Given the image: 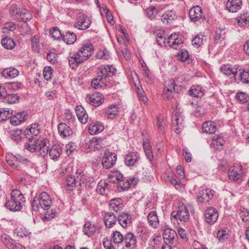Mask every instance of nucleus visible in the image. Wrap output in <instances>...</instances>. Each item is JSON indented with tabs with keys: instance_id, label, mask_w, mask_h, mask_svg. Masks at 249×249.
I'll return each instance as SVG.
<instances>
[{
	"instance_id": "nucleus-1",
	"label": "nucleus",
	"mask_w": 249,
	"mask_h": 249,
	"mask_svg": "<svg viewBox=\"0 0 249 249\" xmlns=\"http://www.w3.org/2000/svg\"><path fill=\"white\" fill-rule=\"evenodd\" d=\"M116 72V69L112 65H101L97 68V76L92 80L91 86L95 89L111 88L110 78Z\"/></svg>"
},
{
	"instance_id": "nucleus-2",
	"label": "nucleus",
	"mask_w": 249,
	"mask_h": 249,
	"mask_svg": "<svg viewBox=\"0 0 249 249\" xmlns=\"http://www.w3.org/2000/svg\"><path fill=\"white\" fill-rule=\"evenodd\" d=\"M11 199L5 203V206L11 211H20L22 208V203L25 202V199L21 192L18 190H13L10 194Z\"/></svg>"
},
{
	"instance_id": "nucleus-3",
	"label": "nucleus",
	"mask_w": 249,
	"mask_h": 249,
	"mask_svg": "<svg viewBox=\"0 0 249 249\" xmlns=\"http://www.w3.org/2000/svg\"><path fill=\"white\" fill-rule=\"evenodd\" d=\"M190 94L194 96L191 104L195 107V115L196 117L201 116V111L202 107V90L200 86H193L191 87L189 90Z\"/></svg>"
},
{
	"instance_id": "nucleus-4",
	"label": "nucleus",
	"mask_w": 249,
	"mask_h": 249,
	"mask_svg": "<svg viewBox=\"0 0 249 249\" xmlns=\"http://www.w3.org/2000/svg\"><path fill=\"white\" fill-rule=\"evenodd\" d=\"M9 14L13 19L19 22H26L32 18V14L28 10L16 4H12L10 7Z\"/></svg>"
},
{
	"instance_id": "nucleus-5",
	"label": "nucleus",
	"mask_w": 249,
	"mask_h": 249,
	"mask_svg": "<svg viewBox=\"0 0 249 249\" xmlns=\"http://www.w3.org/2000/svg\"><path fill=\"white\" fill-rule=\"evenodd\" d=\"M52 201L49 195L45 192H42L38 197H35L32 202V208L35 211H37L41 208L43 210L50 208Z\"/></svg>"
},
{
	"instance_id": "nucleus-6",
	"label": "nucleus",
	"mask_w": 249,
	"mask_h": 249,
	"mask_svg": "<svg viewBox=\"0 0 249 249\" xmlns=\"http://www.w3.org/2000/svg\"><path fill=\"white\" fill-rule=\"evenodd\" d=\"M80 171L77 170L75 175H68L65 180V184L68 190H73L76 188L79 191L81 188V182H80Z\"/></svg>"
},
{
	"instance_id": "nucleus-7",
	"label": "nucleus",
	"mask_w": 249,
	"mask_h": 249,
	"mask_svg": "<svg viewBox=\"0 0 249 249\" xmlns=\"http://www.w3.org/2000/svg\"><path fill=\"white\" fill-rule=\"evenodd\" d=\"M93 45L90 43L87 42L81 45L79 51L76 53L77 56L80 58L83 63L87 61L93 53Z\"/></svg>"
},
{
	"instance_id": "nucleus-8",
	"label": "nucleus",
	"mask_w": 249,
	"mask_h": 249,
	"mask_svg": "<svg viewBox=\"0 0 249 249\" xmlns=\"http://www.w3.org/2000/svg\"><path fill=\"white\" fill-rule=\"evenodd\" d=\"M172 125L173 130L178 134L181 133L184 127V117L181 113L178 114L177 111L173 114Z\"/></svg>"
},
{
	"instance_id": "nucleus-9",
	"label": "nucleus",
	"mask_w": 249,
	"mask_h": 249,
	"mask_svg": "<svg viewBox=\"0 0 249 249\" xmlns=\"http://www.w3.org/2000/svg\"><path fill=\"white\" fill-rule=\"evenodd\" d=\"M171 217L180 221L187 222L189 219V213L186 207L182 204L180 205L176 211L172 212Z\"/></svg>"
},
{
	"instance_id": "nucleus-10",
	"label": "nucleus",
	"mask_w": 249,
	"mask_h": 249,
	"mask_svg": "<svg viewBox=\"0 0 249 249\" xmlns=\"http://www.w3.org/2000/svg\"><path fill=\"white\" fill-rule=\"evenodd\" d=\"M91 23L89 18L83 13H80L76 19L74 27L80 30H85L89 27Z\"/></svg>"
},
{
	"instance_id": "nucleus-11",
	"label": "nucleus",
	"mask_w": 249,
	"mask_h": 249,
	"mask_svg": "<svg viewBox=\"0 0 249 249\" xmlns=\"http://www.w3.org/2000/svg\"><path fill=\"white\" fill-rule=\"evenodd\" d=\"M86 100L87 103L94 107L101 105L104 101L103 94L99 92L87 94Z\"/></svg>"
},
{
	"instance_id": "nucleus-12",
	"label": "nucleus",
	"mask_w": 249,
	"mask_h": 249,
	"mask_svg": "<svg viewBox=\"0 0 249 249\" xmlns=\"http://www.w3.org/2000/svg\"><path fill=\"white\" fill-rule=\"evenodd\" d=\"M233 79L235 82H241L244 84L249 83V70L242 68L239 65L237 67V75Z\"/></svg>"
},
{
	"instance_id": "nucleus-13",
	"label": "nucleus",
	"mask_w": 249,
	"mask_h": 249,
	"mask_svg": "<svg viewBox=\"0 0 249 249\" xmlns=\"http://www.w3.org/2000/svg\"><path fill=\"white\" fill-rule=\"evenodd\" d=\"M117 160V155L114 153L106 151L105 155L102 158V165L106 169L112 167L115 163Z\"/></svg>"
},
{
	"instance_id": "nucleus-14",
	"label": "nucleus",
	"mask_w": 249,
	"mask_h": 249,
	"mask_svg": "<svg viewBox=\"0 0 249 249\" xmlns=\"http://www.w3.org/2000/svg\"><path fill=\"white\" fill-rule=\"evenodd\" d=\"M162 235L165 244L174 245L177 242L178 234L174 230L171 229H166L164 231Z\"/></svg>"
},
{
	"instance_id": "nucleus-15",
	"label": "nucleus",
	"mask_w": 249,
	"mask_h": 249,
	"mask_svg": "<svg viewBox=\"0 0 249 249\" xmlns=\"http://www.w3.org/2000/svg\"><path fill=\"white\" fill-rule=\"evenodd\" d=\"M40 132V125L37 123L32 124L24 130V135L29 141L35 139Z\"/></svg>"
},
{
	"instance_id": "nucleus-16",
	"label": "nucleus",
	"mask_w": 249,
	"mask_h": 249,
	"mask_svg": "<svg viewBox=\"0 0 249 249\" xmlns=\"http://www.w3.org/2000/svg\"><path fill=\"white\" fill-rule=\"evenodd\" d=\"M136 236L131 232L126 233L124 238L123 244L124 245L121 249H133L136 245Z\"/></svg>"
},
{
	"instance_id": "nucleus-17",
	"label": "nucleus",
	"mask_w": 249,
	"mask_h": 249,
	"mask_svg": "<svg viewBox=\"0 0 249 249\" xmlns=\"http://www.w3.org/2000/svg\"><path fill=\"white\" fill-rule=\"evenodd\" d=\"M140 159V155L137 151L128 152L124 156V163L127 166H134L139 162Z\"/></svg>"
},
{
	"instance_id": "nucleus-18",
	"label": "nucleus",
	"mask_w": 249,
	"mask_h": 249,
	"mask_svg": "<svg viewBox=\"0 0 249 249\" xmlns=\"http://www.w3.org/2000/svg\"><path fill=\"white\" fill-rule=\"evenodd\" d=\"M104 139L96 137H93L86 143V146L91 150L95 151L100 149L104 145Z\"/></svg>"
},
{
	"instance_id": "nucleus-19",
	"label": "nucleus",
	"mask_w": 249,
	"mask_h": 249,
	"mask_svg": "<svg viewBox=\"0 0 249 249\" xmlns=\"http://www.w3.org/2000/svg\"><path fill=\"white\" fill-rule=\"evenodd\" d=\"M218 216L217 210L213 207H209L205 211V221L209 224H213L217 221Z\"/></svg>"
},
{
	"instance_id": "nucleus-20",
	"label": "nucleus",
	"mask_w": 249,
	"mask_h": 249,
	"mask_svg": "<svg viewBox=\"0 0 249 249\" xmlns=\"http://www.w3.org/2000/svg\"><path fill=\"white\" fill-rule=\"evenodd\" d=\"M57 129L60 136L63 138H70L73 134L71 128L64 123L58 124Z\"/></svg>"
},
{
	"instance_id": "nucleus-21",
	"label": "nucleus",
	"mask_w": 249,
	"mask_h": 249,
	"mask_svg": "<svg viewBox=\"0 0 249 249\" xmlns=\"http://www.w3.org/2000/svg\"><path fill=\"white\" fill-rule=\"evenodd\" d=\"M108 206L110 211L119 213L123 210V200L119 197L112 198L109 201Z\"/></svg>"
},
{
	"instance_id": "nucleus-22",
	"label": "nucleus",
	"mask_w": 249,
	"mask_h": 249,
	"mask_svg": "<svg viewBox=\"0 0 249 249\" xmlns=\"http://www.w3.org/2000/svg\"><path fill=\"white\" fill-rule=\"evenodd\" d=\"M202 11L200 6H195L192 8L189 12V16L190 19L196 22L200 19L202 18Z\"/></svg>"
},
{
	"instance_id": "nucleus-23",
	"label": "nucleus",
	"mask_w": 249,
	"mask_h": 249,
	"mask_svg": "<svg viewBox=\"0 0 249 249\" xmlns=\"http://www.w3.org/2000/svg\"><path fill=\"white\" fill-rule=\"evenodd\" d=\"M117 220V218L113 213L108 212L105 213L104 221L105 225L107 228H112L115 224Z\"/></svg>"
},
{
	"instance_id": "nucleus-24",
	"label": "nucleus",
	"mask_w": 249,
	"mask_h": 249,
	"mask_svg": "<svg viewBox=\"0 0 249 249\" xmlns=\"http://www.w3.org/2000/svg\"><path fill=\"white\" fill-rule=\"evenodd\" d=\"M79 177H80V181L81 182V187L83 186H85L88 188H92L96 184L93 177L85 175L81 171Z\"/></svg>"
},
{
	"instance_id": "nucleus-25",
	"label": "nucleus",
	"mask_w": 249,
	"mask_h": 249,
	"mask_svg": "<svg viewBox=\"0 0 249 249\" xmlns=\"http://www.w3.org/2000/svg\"><path fill=\"white\" fill-rule=\"evenodd\" d=\"M241 166H231L228 171L229 178L231 180H238L241 177Z\"/></svg>"
},
{
	"instance_id": "nucleus-26",
	"label": "nucleus",
	"mask_w": 249,
	"mask_h": 249,
	"mask_svg": "<svg viewBox=\"0 0 249 249\" xmlns=\"http://www.w3.org/2000/svg\"><path fill=\"white\" fill-rule=\"evenodd\" d=\"M75 112L78 120L82 124H85L87 123L88 115L85 109L82 106H77L75 107Z\"/></svg>"
},
{
	"instance_id": "nucleus-27",
	"label": "nucleus",
	"mask_w": 249,
	"mask_h": 249,
	"mask_svg": "<svg viewBox=\"0 0 249 249\" xmlns=\"http://www.w3.org/2000/svg\"><path fill=\"white\" fill-rule=\"evenodd\" d=\"M241 0H228L226 3L227 9L232 13L237 12L241 9Z\"/></svg>"
},
{
	"instance_id": "nucleus-28",
	"label": "nucleus",
	"mask_w": 249,
	"mask_h": 249,
	"mask_svg": "<svg viewBox=\"0 0 249 249\" xmlns=\"http://www.w3.org/2000/svg\"><path fill=\"white\" fill-rule=\"evenodd\" d=\"M117 221L123 228H126L131 223V215L125 213H121L117 217Z\"/></svg>"
},
{
	"instance_id": "nucleus-29",
	"label": "nucleus",
	"mask_w": 249,
	"mask_h": 249,
	"mask_svg": "<svg viewBox=\"0 0 249 249\" xmlns=\"http://www.w3.org/2000/svg\"><path fill=\"white\" fill-rule=\"evenodd\" d=\"M37 151H42L40 153L43 156L47 154L49 151L48 146L49 140L47 139L42 140H35Z\"/></svg>"
},
{
	"instance_id": "nucleus-30",
	"label": "nucleus",
	"mask_w": 249,
	"mask_h": 249,
	"mask_svg": "<svg viewBox=\"0 0 249 249\" xmlns=\"http://www.w3.org/2000/svg\"><path fill=\"white\" fill-rule=\"evenodd\" d=\"M238 66V65H236L232 67L229 65H223L220 68V70L224 74L227 76H230L232 75L234 78L235 75H237Z\"/></svg>"
},
{
	"instance_id": "nucleus-31",
	"label": "nucleus",
	"mask_w": 249,
	"mask_h": 249,
	"mask_svg": "<svg viewBox=\"0 0 249 249\" xmlns=\"http://www.w3.org/2000/svg\"><path fill=\"white\" fill-rule=\"evenodd\" d=\"M177 19L175 11L173 10L166 11L162 16L161 20L163 23H172Z\"/></svg>"
},
{
	"instance_id": "nucleus-32",
	"label": "nucleus",
	"mask_w": 249,
	"mask_h": 249,
	"mask_svg": "<svg viewBox=\"0 0 249 249\" xmlns=\"http://www.w3.org/2000/svg\"><path fill=\"white\" fill-rule=\"evenodd\" d=\"M62 153V149L59 145H54L49 149L48 153L50 158L54 160H57Z\"/></svg>"
},
{
	"instance_id": "nucleus-33",
	"label": "nucleus",
	"mask_w": 249,
	"mask_h": 249,
	"mask_svg": "<svg viewBox=\"0 0 249 249\" xmlns=\"http://www.w3.org/2000/svg\"><path fill=\"white\" fill-rule=\"evenodd\" d=\"M104 129L103 124L99 122H93L89 125V131L91 135H95L102 132Z\"/></svg>"
},
{
	"instance_id": "nucleus-34",
	"label": "nucleus",
	"mask_w": 249,
	"mask_h": 249,
	"mask_svg": "<svg viewBox=\"0 0 249 249\" xmlns=\"http://www.w3.org/2000/svg\"><path fill=\"white\" fill-rule=\"evenodd\" d=\"M1 74L2 76L6 79H11L18 75L19 71L15 68L10 67L4 69Z\"/></svg>"
},
{
	"instance_id": "nucleus-35",
	"label": "nucleus",
	"mask_w": 249,
	"mask_h": 249,
	"mask_svg": "<svg viewBox=\"0 0 249 249\" xmlns=\"http://www.w3.org/2000/svg\"><path fill=\"white\" fill-rule=\"evenodd\" d=\"M136 182V179L133 178L131 179V183H130L128 179L123 177V178L121 179L118 182L117 187L118 189H120V191L126 190L130 187L132 184L135 185Z\"/></svg>"
},
{
	"instance_id": "nucleus-36",
	"label": "nucleus",
	"mask_w": 249,
	"mask_h": 249,
	"mask_svg": "<svg viewBox=\"0 0 249 249\" xmlns=\"http://www.w3.org/2000/svg\"><path fill=\"white\" fill-rule=\"evenodd\" d=\"M119 114V108L117 105L113 104L110 106L106 112V115L108 119H113Z\"/></svg>"
},
{
	"instance_id": "nucleus-37",
	"label": "nucleus",
	"mask_w": 249,
	"mask_h": 249,
	"mask_svg": "<svg viewBox=\"0 0 249 249\" xmlns=\"http://www.w3.org/2000/svg\"><path fill=\"white\" fill-rule=\"evenodd\" d=\"M98 229L94 224L90 222H87L84 225L83 231L89 237L92 236Z\"/></svg>"
},
{
	"instance_id": "nucleus-38",
	"label": "nucleus",
	"mask_w": 249,
	"mask_h": 249,
	"mask_svg": "<svg viewBox=\"0 0 249 249\" xmlns=\"http://www.w3.org/2000/svg\"><path fill=\"white\" fill-rule=\"evenodd\" d=\"M147 220L151 226L154 228H157L159 223L157 213L155 211L150 212L148 214Z\"/></svg>"
},
{
	"instance_id": "nucleus-39",
	"label": "nucleus",
	"mask_w": 249,
	"mask_h": 249,
	"mask_svg": "<svg viewBox=\"0 0 249 249\" xmlns=\"http://www.w3.org/2000/svg\"><path fill=\"white\" fill-rule=\"evenodd\" d=\"M212 140L210 147L215 149H221L225 142L224 140L218 135L214 136Z\"/></svg>"
},
{
	"instance_id": "nucleus-40",
	"label": "nucleus",
	"mask_w": 249,
	"mask_h": 249,
	"mask_svg": "<svg viewBox=\"0 0 249 249\" xmlns=\"http://www.w3.org/2000/svg\"><path fill=\"white\" fill-rule=\"evenodd\" d=\"M19 97L16 93H9L7 94L6 92L4 95L2 101L4 103L8 104H14L19 100Z\"/></svg>"
},
{
	"instance_id": "nucleus-41",
	"label": "nucleus",
	"mask_w": 249,
	"mask_h": 249,
	"mask_svg": "<svg viewBox=\"0 0 249 249\" xmlns=\"http://www.w3.org/2000/svg\"><path fill=\"white\" fill-rule=\"evenodd\" d=\"M62 39L67 44H73L76 40V35L73 32L68 31L63 35Z\"/></svg>"
},
{
	"instance_id": "nucleus-42",
	"label": "nucleus",
	"mask_w": 249,
	"mask_h": 249,
	"mask_svg": "<svg viewBox=\"0 0 249 249\" xmlns=\"http://www.w3.org/2000/svg\"><path fill=\"white\" fill-rule=\"evenodd\" d=\"M216 131L214 123L212 121H206L203 123V132L213 134Z\"/></svg>"
},
{
	"instance_id": "nucleus-43",
	"label": "nucleus",
	"mask_w": 249,
	"mask_h": 249,
	"mask_svg": "<svg viewBox=\"0 0 249 249\" xmlns=\"http://www.w3.org/2000/svg\"><path fill=\"white\" fill-rule=\"evenodd\" d=\"M83 63V60L82 61L80 58L77 56L76 53L69 57L70 66L73 69H75L79 64Z\"/></svg>"
},
{
	"instance_id": "nucleus-44",
	"label": "nucleus",
	"mask_w": 249,
	"mask_h": 249,
	"mask_svg": "<svg viewBox=\"0 0 249 249\" xmlns=\"http://www.w3.org/2000/svg\"><path fill=\"white\" fill-rule=\"evenodd\" d=\"M226 33V29L224 28H219L217 29L215 31V35L214 37L215 43L217 44L223 40L225 38Z\"/></svg>"
},
{
	"instance_id": "nucleus-45",
	"label": "nucleus",
	"mask_w": 249,
	"mask_h": 249,
	"mask_svg": "<svg viewBox=\"0 0 249 249\" xmlns=\"http://www.w3.org/2000/svg\"><path fill=\"white\" fill-rule=\"evenodd\" d=\"M1 239L3 243L9 249H15L16 247L20 246L19 244H13L12 239L6 234H2L1 236Z\"/></svg>"
},
{
	"instance_id": "nucleus-46",
	"label": "nucleus",
	"mask_w": 249,
	"mask_h": 249,
	"mask_svg": "<svg viewBox=\"0 0 249 249\" xmlns=\"http://www.w3.org/2000/svg\"><path fill=\"white\" fill-rule=\"evenodd\" d=\"M108 178L110 182L118 184L120 179L123 178V175L119 171H115L108 174Z\"/></svg>"
},
{
	"instance_id": "nucleus-47",
	"label": "nucleus",
	"mask_w": 249,
	"mask_h": 249,
	"mask_svg": "<svg viewBox=\"0 0 249 249\" xmlns=\"http://www.w3.org/2000/svg\"><path fill=\"white\" fill-rule=\"evenodd\" d=\"M108 183L105 181H101L97 186V192L102 195H107L108 191Z\"/></svg>"
},
{
	"instance_id": "nucleus-48",
	"label": "nucleus",
	"mask_w": 249,
	"mask_h": 249,
	"mask_svg": "<svg viewBox=\"0 0 249 249\" xmlns=\"http://www.w3.org/2000/svg\"><path fill=\"white\" fill-rule=\"evenodd\" d=\"M1 44L4 48L11 50L14 48L16 44L13 39L6 37L1 40Z\"/></svg>"
},
{
	"instance_id": "nucleus-49",
	"label": "nucleus",
	"mask_w": 249,
	"mask_h": 249,
	"mask_svg": "<svg viewBox=\"0 0 249 249\" xmlns=\"http://www.w3.org/2000/svg\"><path fill=\"white\" fill-rule=\"evenodd\" d=\"M6 160L7 163L10 166L18 170H20V169L19 168L18 157L16 156L7 157Z\"/></svg>"
},
{
	"instance_id": "nucleus-50",
	"label": "nucleus",
	"mask_w": 249,
	"mask_h": 249,
	"mask_svg": "<svg viewBox=\"0 0 249 249\" xmlns=\"http://www.w3.org/2000/svg\"><path fill=\"white\" fill-rule=\"evenodd\" d=\"M112 235V240L115 244H123L124 236L120 231H114Z\"/></svg>"
},
{
	"instance_id": "nucleus-51",
	"label": "nucleus",
	"mask_w": 249,
	"mask_h": 249,
	"mask_svg": "<svg viewBox=\"0 0 249 249\" xmlns=\"http://www.w3.org/2000/svg\"><path fill=\"white\" fill-rule=\"evenodd\" d=\"M173 90L172 87L168 86L166 83L165 87L162 92V97L166 100H170L173 97Z\"/></svg>"
},
{
	"instance_id": "nucleus-52",
	"label": "nucleus",
	"mask_w": 249,
	"mask_h": 249,
	"mask_svg": "<svg viewBox=\"0 0 249 249\" xmlns=\"http://www.w3.org/2000/svg\"><path fill=\"white\" fill-rule=\"evenodd\" d=\"M31 45L33 49L36 52H39L40 49V44L38 36H35L31 38Z\"/></svg>"
},
{
	"instance_id": "nucleus-53",
	"label": "nucleus",
	"mask_w": 249,
	"mask_h": 249,
	"mask_svg": "<svg viewBox=\"0 0 249 249\" xmlns=\"http://www.w3.org/2000/svg\"><path fill=\"white\" fill-rule=\"evenodd\" d=\"M50 33L54 39H59L63 37V34L57 27L52 28L50 30Z\"/></svg>"
},
{
	"instance_id": "nucleus-54",
	"label": "nucleus",
	"mask_w": 249,
	"mask_h": 249,
	"mask_svg": "<svg viewBox=\"0 0 249 249\" xmlns=\"http://www.w3.org/2000/svg\"><path fill=\"white\" fill-rule=\"evenodd\" d=\"M10 137L14 141L18 142L21 139V130L17 129L11 130L10 132Z\"/></svg>"
},
{
	"instance_id": "nucleus-55",
	"label": "nucleus",
	"mask_w": 249,
	"mask_h": 249,
	"mask_svg": "<svg viewBox=\"0 0 249 249\" xmlns=\"http://www.w3.org/2000/svg\"><path fill=\"white\" fill-rule=\"evenodd\" d=\"M235 97L236 99L242 104L247 102L249 99V95L244 92L237 93Z\"/></svg>"
},
{
	"instance_id": "nucleus-56",
	"label": "nucleus",
	"mask_w": 249,
	"mask_h": 249,
	"mask_svg": "<svg viewBox=\"0 0 249 249\" xmlns=\"http://www.w3.org/2000/svg\"><path fill=\"white\" fill-rule=\"evenodd\" d=\"M218 239L221 241H224L229 237L228 231L226 229H221L219 230L217 233Z\"/></svg>"
},
{
	"instance_id": "nucleus-57",
	"label": "nucleus",
	"mask_w": 249,
	"mask_h": 249,
	"mask_svg": "<svg viewBox=\"0 0 249 249\" xmlns=\"http://www.w3.org/2000/svg\"><path fill=\"white\" fill-rule=\"evenodd\" d=\"M202 35L201 34H197L192 40V45L195 48H198L202 44Z\"/></svg>"
},
{
	"instance_id": "nucleus-58",
	"label": "nucleus",
	"mask_w": 249,
	"mask_h": 249,
	"mask_svg": "<svg viewBox=\"0 0 249 249\" xmlns=\"http://www.w3.org/2000/svg\"><path fill=\"white\" fill-rule=\"evenodd\" d=\"M145 81L148 84H151L154 82V77L151 72L148 70H144L143 73Z\"/></svg>"
},
{
	"instance_id": "nucleus-59",
	"label": "nucleus",
	"mask_w": 249,
	"mask_h": 249,
	"mask_svg": "<svg viewBox=\"0 0 249 249\" xmlns=\"http://www.w3.org/2000/svg\"><path fill=\"white\" fill-rule=\"evenodd\" d=\"M18 160L19 168L20 169V170H22L21 167L20 166V164L24 166L28 165L30 167L32 166V163L27 158L20 157L19 158L18 157Z\"/></svg>"
},
{
	"instance_id": "nucleus-60",
	"label": "nucleus",
	"mask_w": 249,
	"mask_h": 249,
	"mask_svg": "<svg viewBox=\"0 0 249 249\" xmlns=\"http://www.w3.org/2000/svg\"><path fill=\"white\" fill-rule=\"evenodd\" d=\"M158 12L159 9L158 8L156 7L152 6L147 9L146 14L149 18L153 19Z\"/></svg>"
},
{
	"instance_id": "nucleus-61",
	"label": "nucleus",
	"mask_w": 249,
	"mask_h": 249,
	"mask_svg": "<svg viewBox=\"0 0 249 249\" xmlns=\"http://www.w3.org/2000/svg\"><path fill=\"white\" fill-rule=\"evenodd\" d=\"M166 39L165 36H162L161 33H159L157 35L156 41L160 46L166 47Z\"/></svg>"
},
{
	"instance_id": "nucleus-62",
	"label": "nucleus",
	"mask_w": 249,
	"mask_h": 249,
	"mask_svg": "<svg viewBox=\"0 0 249 249\" xmlns=\"http://www.w3.org/2000/svg\"><path fill=\"white\" fill-rule=\"evenodd\" d=\"M166 83L168 86L172 87L174 92L179 93L181 90V88L176 85L174 81L172 79L168 80L166 82Z\"/></svg>"
},
{
	"instance_id": "nucleus-63",
	"label": "nucleus",
	"mask_w": 249,
	"mask_h": 249,
	"mask_svg": "<svg viewBox=\"0 0 249 249\" xmlns=\"http://www.w3.org/2000/svg\"><path fill=\"white\" fill-rule=\"evenodd\" d=\"M53 73V69L51 67H45L43 71V76L45 80H49L51 79Z\"/></svg>"
},
{
	"instance_id": "nucleus-64",
	"label": "nucleus",
	"mask_w": 249,
	"mask_h": 249,
	"mask_svg": "<svg viewBox=\"0 0 249 249\" xmlns=\"http://www.w3.org/2000/svg\"><path fill=\"white\" fill-rule=\"evenodd\" d=\"M47 60L51 63H54L57 60V55L54 52L49 51L47 54Z\"/></svg>"
}]
</instances>
